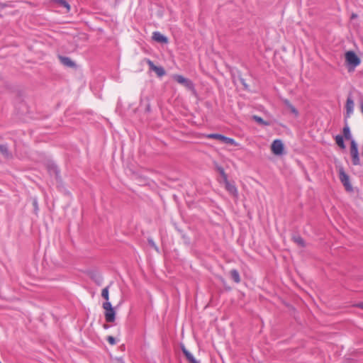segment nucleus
<instances>
[{
	"label": "nucleus",
	"mask_w": 363,
	"mask_h": 363,
	"mask_svg": "<svg viewBox=\"0 0 363 363\" xmlns=\"http://www.w3.org/2000/svg\"><path fill=\"white\" fill-rule=\"evenodd\" d=\"M345 62L349 72L353 71L361 63L359 57L352 50L346 52Z\"/></svg>",
	"instance_id": "1"
},
{
	"label": "nucleus",
	"mask_w": 363,
	"mask_h": 363,
	"mask_svg": "<svg viewBox=\"0 0 363 363\" xmlns=\"http://www.w3.org/2000/svg\"><path fill=\"white\" fill-rule=\"evenodd\" d=\"M103 308L105 310L104 317L107 323H113L116 320V311L112 306L110 301H105L102 305Z\"/></svg>",
	"instance_id": "2"
},
{
	"label": "nucleus",
	"mask_w": 363,
	"mask_h": 363,
	"mask_svg": "<svg viewBox=\"0 0 363 363\" xmlns=\"http://www.w3.org/2000/svg\"><path fill=\"white\" fill-rule=\"evenodd\" d=\"M350 155L352 157V163L354 166L361 165L358 145L354 140L350 141Z\"/></svg>",
	"instance_id": "3"
},
{
	"label": "nucleus",
	"mask_w": 363,
	"mask_h": 363,
	"mask_svg": "<svg viewBox=\"0 0 363 363\" xmlns=\"http://www.w3.org/2000/svg\"><path fill=\"white\" fill-rule=\"evenodd\" d=\"M339 179L348 192L353 191L352 186L350 181L349 175L345 172L343 167L339 169Z\"/></svg>",
	"instance_id": "4"
},
{
	"label": "nucleus",
	"mask_w": 363,
	"mask_h": 363,
	"mask_svg": "<svg viewBox=\"0 0 363 363\" xmlns=\"http://www.w3.org/2000/svg\"><path fill=\"white\" fill-rule=\"evenodd\" d=\"M206 138L216 139L220 140L221 143L227 145H236L237 143L233 138L226 137L219 133H210L206 135Z\"/></svg>",
	"instance_id": "5"
},
{
	"label": "nucleus",
	"mask_w": 363,
	"mask_h": 363,
	"mask_svg": "<svg viewBox=\"0 0 363 363\" xmlns=\"http://www.w3.org/2000/svg\"><path fill=\"white\" fill-rule=\"evenodd\" d=\"M173 79L177 83L183 85L184 86H185L189 90L194 91L195 89H194V84L193 83V82L191 79H189L188 78H186V77H184V76L181 75V74H174L173 76Z\"/></svg>",
	"instance_id": "6"
},
{
	"label": "nucleus",
	"mask_w": 363,
	"mask_h": 363,
	"mask_svg": "<svg viewBox=\"0 0 363 363\" xmlns=\"http://www.w3.org/2000/svg\"><path fill=\"white\" fill-rule=\"evenodd\" d=\"M271 150L275 155H281L284 151V145L279 139L274 140L271 145Z\"/></svg>",
	"instance_id": "7"
},
{
	"label": "nucleus",
	"mask_w": 363,
	"mask_h": 363,
	"mask_svg": "<svg viewBox=\"0 0 363 363\" xmlns=\"http://www.w3.org/2000/svg\"><path fill=\"white\" fill-rule=\"evenodd\" d=\"M354 106V100H353L352 94L350 93L347 96L346 104H345L346 113L344 117L345 120H348V118L350 117V116L353 113Z\"/></svg>",
	"instance_id": "8"
},
{
	"label": "nucleus",
	"mask_w": 363,
	"mask_h": 363,
	"mask_svg": "<svg viewBox=\"0 0 363 363\" xmlns=\"http://www.w3.org/2000/svg\"><path fill=\"white\" fill-rule=\"evenodd\" d=\"M146 62L150 67V69L154 71L158 77H161L166 74L165 69L163 67L156 66L150 59H147Z\"/></svg>",
	"instance_id": "9"
},
{
	"label": "nucleus",
	"mask_w": 363,
	"mask_h": 363,
	"mask_svg": "<svg viewBox=\"0 0 363 363\" xmlns=\"http://www.w3.org/2000/svg\"><path fill=\"white\" fill-rule=\"evenodd\" d=\"M58 59L60 63L65 67L72 69H77V64L69 57L58 55Z\"/></svg>",
	"instance_id": "10"
},
{
	"label": "nucleus",
	"mask_w": 363,
	"mask_h": 363,
	"mask_svg": "<svg viewBox=\"0 0 363 363\" xmlns=\"http://www.w3.org/2000/svg\"><path fill=\"white\" fill-rule=\"evenodd\" d=\"M225 184V189L228 191L229 194L233 195L235 197H238V189L235 184V182H230L228 180L223 182Z\"/></svg>",
	"instance_id": "11"
},
{
	"label": "nucleus",
	"mask_w": 363,
	"mask_h": 363,
	"mask_svg": "<svg viewBox=\"0 0 363 363\" xmlns=\"http://www.w3.org/2000/svg\"><path fill=\"white\" fill-rule=\"evenodd\" d=\"M47 169L50 175H55L57 179L60 178V171L56 164L49 162L47 165Z\"/></svg>",
	"instance_id": "12"
},
{
	"label": "nucleus",
	"mask_w": 363,
	"mask_h": 363,
	"mask_svg": "<svg viewBox=\"0 0 363 363\" xmlns=\"http://www.w3.org/2000/svg\"><path fill=\"white\" fill-rule=\"evenodd\" d=\"M0 153L6 160H12L13 157L12 152L9 150L7 144L0 145Z\"/></svg>",
	"instance_id": "13"
},
{
	"label": "nucleus",
	"mask_w": 363,
	"mask_h": 363,
	"mask_svg": "<svg viewBox=\"0 0 363 363\" xmlns=\"http://www.w3.org/2000/svg\"><path fill=\"white\" fill-rule=\"evenodd\" d=\"M284 104L289 109V111L294 114V116L297 118L299 116V112L297 108L290 102V101L287 99H284L282 100Z\"/></svg>",
	"instance_id": "14"
},
{
	"label": "nucleus",
	"mask_w": 363,
	"mask_h": 363,
	"mask_svg": "<svg viewBox=\"0 0 363 363\" xmlns=\"http://www.w3.org/2000/svg\"><path fill=\"white\" fill-rule=\"evenodd\" d=\"M345 126L342 128V136L345 140H350L352 141V135L351 133L350 128L348 124V121L344 119Z\"/></svg>",
	"instance_id": "15"
},
{
	"label": "nucleus",
	"mask_w": 363,
	"mask_h": 363,
	"mask_svg": "<svg viewBox=\"0 0 363 363\" xmlns=\"http://www.w3.org/2000/svg\"><path fill=\"white\" fill-rule=\"evenodd\" d=\"M152 39L160 43L167 44L168 43V38L165 35H162L158 31H155L152 33Z\"/></svg>",
	"instance_id": "16"
},
{
	"label": "nucleus",
	"mask_w": 363,
	"mask_h": 363,
	"mask_svg": "<svg viewBox=\"0 0 363 363\" xmlns=\"http://www.w3.org/2000/svg\"><path fill=\"white\" fill-rule=\"evenodd\" d=\"M230 278L236 284H239L241 281L239 272L236 269H233L229 272Z\"/></svg>",
	"instance_id": "17"
},
{
	"label": "nucleus",
	"mask_w": 363,
	"mask_h": 363,
	"mask_svg": "<svg viewBox=\"0 0 363 363\" xmlns=\"http://www.w3.org/2000/svg\"><path fill=\"white\" fill-rule=\"evenodd\" d=\"M292 240L299 247H305L306 242L303 238L299 235H294L292 237Z\"/></svg>",
	"instance_id": "18"
},
{
	"label": "nucleus",
	"mask_w": 363,
	"mask_h": 363,
	"mask_svg": "<svg viewBox=\"0 0 363 363\" xmlns=\"http://www.w3.org/2000/svg\"><path fill=\"white\" fill-rule=\"evenodd\" d=\"M344 139L345 138L342 135H337L335 137V143L342 150H345L346 148Z\"/></svg>",
	"instance_id": "19"
},
{
	"label": "nucleus",
	"mask_w": 363,
	"mask_h": 363,
	"mask_svg": "<svg viewBox=\"0 0 363 363\" xmlns=\"http://www.w3.org/2000/svg\"><path fill=\"white\" fill-rule=\"evenodd\" d=\"M252 120L257 123L258 124L263 126H269L270 125V122L264 121L262 117L254 115L252 117Z\"/></svg>",
	"instance_id": "20"
},
{
	"label": "nucleus",
	"mask_w": 363,
	"mask_h": 363,
	"mask_svg": "<svg viewBox=\"0 0 363 363\" xmlns=\"http://www.w3.org/2000/svg\"><path fill=\"white\" fill-rule=\"evenodd\" d=\"M181 350L188 362L194 357L193 354L185 347L184 345H181Z\"/></svg>",
	"instance_id": "21"
},
{
	"label": "nucleus",
	"mask_w": 363,
	"mask_h": 363,
	"mask_svg": "<svg viewBox=\"0 0 363 363\" xmlns=\"http://www.w3.org/2000/svg\"><path fill=\"white\" fill-rule=\"evenodd\" d=\"M181 350L188 362L194 357L193 354L185 347L184 345H181Z\"/></svg>",
	"instance_id": "22"
},
{
	"label": "nucleus",
	"mask_w": 363,
	"mask_h": 363,
	"mask_svg": "<svg viewBox=\"0 0 363 363\" xmlns=\"http://www.w3.org/2000/svg\"><path fill=\"white\" fill-rule=\"evenodd\" d=\"M181 350L188 362L194 357L193 354L185 347L184 345H181Z\"/></svg>",
	"instance_id": "23"
},
{
	"label": "nucleus",
	"mask_w": 363,
	"mask_h": 363,
	"mask_svg": "<svg viewBox=\"0 0 363 363\" xmlns=\"http://www.w3.org/2000/svg\"><path fill=\"white\" fill-rule=\"evenodd\" d=\"M143 104H145V111L147 112V113L150 112V111H151L150 104V101H149V99L147 97H146L144 99H141V101H140V106H142Z\"/></svg>",
	"instance_id": "24"
},
{
	"label": "nucleus",
	"mask_w": 363,
	"mask_h": 363,
	"mask_svg": "<svg viewBox=\"0 0 363 363\" xmlns=\"http://www.w3.org/2000/svg\"><path fill=\"white\" fill-rule=\"evenodd\" d=\"M54 1L62 7H65L67 11H70L71 6L65 0H54Z\"/></svg>",
	"instance_id": "25"
},
{
	"label": "nucleus",
	"mask_w": 363,
	"mask_h": 363,
	"mask_svg": "<svg viewBox=\"0 0 363 363\" xmlns=\"http://www.w3.org/2000/svg\"><path fill=\"white\" fill-rule=\"evenodd\" d=\"M216 169L217 171L219 172V174H220V176L222 177L223 178V182H225L226 180H228V175L225 172V170L224 169L220 167V166H217L216 167Z\"/></svg>",
	"instance_id": "26"
},
{
	"label": "nucleus",
	"mask_w": 363,
	"mask_h": 363,
	"mask_svg": "<svg viewBox=\"0 0 363 363\" xmlns=\"http://www.w3.org/2000/svg\"><path fill=\"white\" fill-rule=\"evenodd\" d=\"M178 231L180 233L181 235H182V238L184 240V244L189 245L190 243H191V240L189 238V236H187L184 232L183 230H180V229H177Z\"/></svg>",
	"instance_id": "27"
},
{
	"label": "nucleus",
	"mask_w": 363,
	"mask_h": 363,
	"mask_svg": "<svg viewBox=\"0 0 363 363\" xmlns=\"http://www.w3.org/2000/svg\"><path fill=\"white\" fill-rule=\"evenodd\" d=\"M101 296L106 300V301H109L108 286H106L102 289Z\"/></svg>",
	"instance_id": "28"
},
{
	"label": "nucleus",
	"mask_w": 363,
	"mask_h": 363,
	"mask_svg": "<svg viewBox=\"0 0 363 363\" xmlns=\"http://www.w3.org/2000/svg\"><path fill=\"white\" fill-rule=\"evenodd\" d=\"M148 241V244L150 247H152V248H154L156 251L158 252V247L157 246V245L155 244V242H154V240L152 239V238H148L147 240Z\"/></svg>",
	"instance_id": "29"
},
{
	"label": "nucleus",
	"mask_w": 363,
	"mask_h": 363,
	"mask_svg": "<svg viewBox=\"0 0 363 363\" xmlns=\"http://www.w3.org/2000/svg\"><path fill=\"white\" fill-rule=\"evenodd\" d=\"M33 208H34V211L35 213H37L38 211V200L36 198H34L33 199Z\"/></svg>",
	"instance_id": "30"
},
{
	"label": "nucleus",
	"mask_w": 363,
	"mask_h": 363,
	"mask_svg": "<svg viewBox=\"0 0 363 363\" xmlns=\"http://www.w3.org/2000/svg\"><path fill=\"white\" fill-rule=\"evenodd\" d=\"M106 340L108 342V343L111 345H113L116 344V338L113 336H108L106 338Z\"/></svg>",
	"instance_id": "31"
},
{
	"label": "nucleus",
	"mask_w": 363,
	"mask_h": 363,
	"mask_svg": "<svg viewBox=\"0 0 363 363\" xmlns=\"http://www.w3.org/2000/svg\"><path fill=\"white\" fill-rule=\"evenodd\" d=\"M221 281H222V284H223V285L224 289H225L226 291H230V290H231V287H230V286H229L227 284L226 281H225L224 279H223V278H222V279H221Z\"/></svg>",
	"instance_id": "32"
},
{
	"label": "nucleus",
	"mask_w": 363,
	"mask_h": 363,
	"mask_svg": "<svg viewBox=\"0 0 363 363\" xmlns=\"http://www.w3.org/2000/svg\"><path fill=\"white\" fill-rule=\"evenodd\" d=\"M15 155L19 159L23 158V155L18 152L16 145H15Z\"/></svg>",
	"instance_id": "33"
},
{
	"label": "nucleus",
	"mask_w": 363,
	"mask_h": 363,
	"mask_svg": "<svg viewBox=\"0 0 363 363\" xmlns=\"http://www.w3.org/2000/svg\"><path fill=\"white\" fill-rule=\"evenodd\" d=\"M189 363H199V362L194 357L191 359V360L189 361Z\"/></svg>",
	"instance_id": "34"
},
{
	"label": "nucleus",
	"mask_w": 363,
	"mask_h": 363,
	"mask_svg": "<svg viewBox=\"0 0 363 363\" xmlns=\"http://www.w3.org/2000/svg\"><path fill=\"white\" fill-rule=\"evenodd\" d=\"M115 363H124V362L122 360V358H117V359H116Z\"/></svg>",
	"instance_id": "35"
},
{
	"label": "nucleus",
	"mask_w": 363,
	"mask_h": 363,
	"mask_svg": "<svg viewBox=\"0 0 363 363\" xmlns=\"http://www.w3.org/2000/svg\"><path fill=\"white\" fill-rule=\"evenodd\" d=\"M357 306L358 308L363 309V302L359 303Z\"/></svg>",
	"instance_id": "36"
},
{
	"label": "nucleus",
	"mask_w": 363,
	"mask_h": 363,
	"mask_svg": "<svg viewBox=\"0 0 363 363\" xmlns=\"http://www.w3.org/2000/svg\"><path fill=\"white\" fill-rule=\"evenodd\" d=\"M103 328H104V329H108V328H109V325H107V324H104Z\"/></svg>",
	"instance_id": "37"
},
{
	"label": "nucleus",
	"mask_w": 363,
	"mask_h": 363,
	"mask_svg": "<svg viewBox=\"0 0 363 363\" xmlns=\"http://www.w3.org/2000/svg\"><path fill=\"white\" fill-rule=\"evenodd\" d=\"M241 82L245 87H247V84L245 83L244 79H241Z\"/></svg>",
	"instance_id": "38"
},
{
	"label": "nucleus",
	"mask_w": 363,
	"mask_h": 363,
	"mask_svg": "<svg viewBox=\"0 0 363 363\" xmlns=\"http://www.w3.org/2000/svg\"><path fill=\"white\" fill-rule=\"evenodd\" d=\"M121 347H122L121 350H123V348H125V345H123Z\"/></svg>",
	"instance_id": "39"
},
{
	"label": "nucleus",
	"mask_w": 363,
	"mask_h": 363,
	"mask_svg": "<svg viewBox=\"0 0 363 363\" xmlns=\"http://www.w3.org/2000/svg\"><path fill=\"white\" fill-rule=\"evenodd\" d=\"M121 347H122L121 350H123V348H125V345H123Z\"/></svg>",
	"instance_id": "40"
},
{
	"label": "nucleus",
	"mask_w": 363,
	"mask_h": 363,
	"mask_svg": "<svg viewBox=\"0 0 363 363\" xmlns=\"http://www.w3.org/2000/svg\"><path fill=\"white\" fill-rule=\"evenodd\" d=\"M356 14H352V18H355L356 17Z\"/></svg>",
	"instance_id": "41"
}]
</instances>
